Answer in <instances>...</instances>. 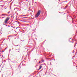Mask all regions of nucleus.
Instances as JSON below:
<instances>
[{
    "label": "nucleus",
    "mask_w": 77,
    "mask_h": 77,
    "mask_svg": "<svg viewBox=\"0 0 77 77\" xmlns=\"http://www.w3.org/2000/svg\"><path fill=\"white\" fill-rule=\"evenodd\" d=\"M40 14H41V10H38L35 15V18H38L39 17V16L40 15Z\"/></svg>",
    "instance_id": "f257e3e1"
},
{
    "label": "nucleus",
    "mask_w": 77,
    "mask_h": 77,
    "mask_svg": "<svg viewBox=\"0 0 77 77\" xmlns=\"http://www.w3.org/2000/svg\"><path fill=\"white\" fill-rule=\"evenodd\" d=\"M9 18L8 17H7L5 19L4 22V23H5V24H7V22H8V21H9Z\"/></svg>",
    "instance_id": "f03ea898"
},
{
    "label": "nucleus",
    "mask_w": 77,
    "mask_h": 77,
    "mask_svg": "<svg viewBox=\"0 0 77 77\" xmlns=\"http://www.w3.org/2000/svg\"><path fill=\"white\" fill-rule=\"evenodd\" d=\"M42 66H39V69H41V68H42Z\"/></svg>",
    "instance_id": "7ed1b4c3"
},
{
    "label": "nucleus",
    "mask_w": 77,
    "mask_h": 77,
    "mask_svg": "<svg viewBox=\"0 0 77 77\" xmlns=\"http://www.w3.org/2000/svg\"><path fill=\"white\" fill-rule=\"evenodd\" d=\"M72 53H74V51H73L72 52Z\"/></svg>",
    "instance_id": "20e7f679"
},
{
    "label": "nucleus",
    "mask_w": 77,
    "mask_h": 77,
    "mask_svg": "<svg viewBox=\"0 0 77 77\" xmlns=\"http://www.w3.org/2000/svg\"><path fill=\"white\" fill-rule=\"evenodd\" d=\"M39 63H41V62L40 61H39Z\"/></svg>",
    "instance_id": "39448f33"
},
{
    "label": "nucleus",
    "mask_w": 77,
    "mask_h": 77,
    "mask_svg": "<svg viewBox=\"0 0 77 77\" xmlns=\"http://www.w3.org/2000/svg\"><path fill=\"white\" fill-rule=\"evenodd\" d=\"M4 18V17H2V18Z\"/></svg>",
    "instance_id": "423d86ee"
}]
</instances>
